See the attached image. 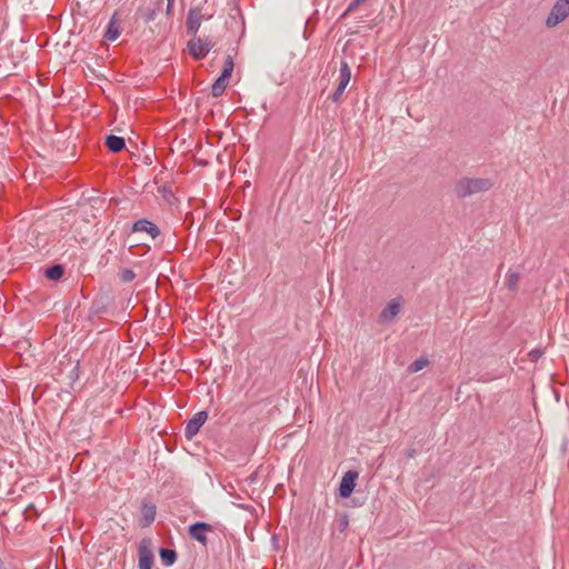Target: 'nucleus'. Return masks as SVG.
<instances>
[{"mask_svg": "<svg viewBox=\"0 0 569 569\" xmlns=\"http://www.w3.org/2000/svg\"><path fill=\"white\" fill-rule=\"evenodd\" d=\"M338 81H339V83H338V87H337V88H338V89H340V90H342V91H345V90H346V88H347V86H348L349 83H347V82H342V81H340V80H338Z\"/></svg>", "mask_w": 569, "mask_h": 569, "instance_id": "393cba45", "label": "nucleus"}, {"mask_svg": "<svg viewBox=\"0 0 569 569\" xmlns=\"http://www.w3.org/2000/svg\"><path fill=\"white\" fill-rule=\"evenodd\" d=\"M203 18L204 14L201 12L200 8L190 9L187 19L188 31L194 34L200 28Z\"/></svg>", "mask_w": 569, "mask_h": 569, "instance_id": "0eeeda50", "label": "nucleus"}, {"mask_svg": "<svg viewBox=\"0 0 569 569\" xmlns=\"http://www.w3.org/2000/svg\"><path fill=\"white\" fill-rule=\"evenodd\" d=\"M0 569H4L3 561L0 559Z\"/></svg>", "mask_w": 569, "mask_h": 569, "instance_id": "bb28decb", "label": "nucleus"}, {"mask_svg": "<svg viewBox=\"0 0 569 569\" xmlns=\"http://www.w3.org/2000/svg\"><path fill=\"white\" fill-rule=\"evenodd\" d=\"M152 565H153L152 552L148 548L141 547L139 549V569H151Z\"/></svg>", "mask_w": 569, "mask_h": 569, "instance_id": "9b49d317", "label": "nucleus"}, {"mask_svg": "<svg viewBox=\"0 0 569 569\" xmlns=\"http://www.w3.org/2000/svg\"><path fill=\"white\" fill-rule=\"evenodd\" d=\"M63 274V269L61 266H53L51 268H49L47 271H46V276L50 279V280H59Z\"/></svg>", "mask_w": 569, "mask_h": 569, "instance_id": "6ab92c4d", "label": "nucleus"}, {"mask_svg": "<svg viewBox=\"0 0 569 569\" xmlns=\"http://www.w3.org/2000/svg\"><path fill=\"white\" fill-rule=\"evenodd\" d=\"M519 274L516 271L509 270L506 274V286L510 290H515L518 286Z\"/></svg>", "mask_w": 569, "mask_h": 569, "instance_id": "f3484780", "label": "nucleus"}, {"mask_svg": "<svg viewBox=\"0 0 569 569\" xmlns=\"http://www.w3.org/2000/svg\"><path fill=\"white\" fill-rule=\"evenodd\" d=\"M106 146L109 148L112 152H119L124 147V139L117 136H108L106 138Z\"/></svg>", "mask_w": 569, "mask_h": 569, "instance_id": "f8f14e48", "label": "nucleus"}, {"mask_svg": "<svg viewBox=\"0 0 569 569\" xmlns=\"http://www.w3.org/2000/svg\"><path fill=\"white\" fill-rule=\"evenodd\" d=\"M142 515V526H149L156 517V507L154 506H143L141 509Z\"/></svg>", "mask_w": 569, "mask_h": 569, "instance_id": "ddd939ff", "label": "nucleus"}, {"mask_svg": "<svg viewBox=\"0 0 569 569\" xmlns=\"http://www.w3.org/2000/svg\"><path fill=\"white\" fill-rule=\"evenodd\" d=\"M492 187V182L486 178H463L455 187V192L459 198H466L471 194L486 192Z\"/></svg>", "mask_w": 569, "mask_h": 569, "instance_id": "f257e3e1", "label": "nucleus"}, {"mask_svg": "<svg viewBox=\"0 0 569 569\" xmlns=\"http://www.w3.org/2000/svg\"><path fill=\"white\" fill-rule=\"evenodd\" d=\"M173 0H168L169 4L172 2Z\"/></svg>", "mask_w": 569, "mask_h": 569, "instance_id": "cd10ccee", "label": "nucleus"}, {"mask_svg": "<svg viewBox=\"0 0 569 569\" xmlns=\"http://www.w3.org/2000/svg\"><path fill=\"white\" fill-rule=\"evenodd\" d=\"M367 0H353L345 11L343 16L349 14L350 12L355 11L360 4L365 3Z\"/></svg>", "mask_w": 569, "mask_h": 569, "instance_id": "4be33fe9", "label": "nucleus"}, {"mask_svg": "<svg viewBox=\"0 0 569 569\" xmlns=\"http://www.w3.org/2000/svg\"><path fill=\"white\" fill-rule=\"evenodd\" d=\"M569 17V0H557L546 18V27L556 28Z\"/></svg>", "mask_w": 569, "mask_h": 569, "instance_id": "f03ea898", "label": "nucleus"}, {"mask_svg": "<svg viewBox=\"0 0 569 569\" xmlns=\"http://www.w3.org/2000/svg\"><path fill=\"white\" fill-rule=\"evenodd\" d=\"M343 92H345V91H342V90H340V89H338V88H337V89L335 90V92L332 93V96H331L332 100H333L335 102H338V101L341 99V97H342Z\"/></svg>", "mask_w": 569, "mask_h": 569, "instance_id": "5701e85b", "label": "nucleus"}, {"mask_svg": "<svg viewBox=\"0 0 569 569\" xmlns=\"http://www.w3.org/2000/svg\"><path fill=\"white\" fill-rule=\"evenodd\" d=\"M228 80L219 77L216 82L212 84L211 93L213 97H220L227 87Z\"/></svg>", "mask_w": 569, "mask_h": 569, "instance_id": "4468645a", "label": "nucleus"}, {"mask_svg": "<svg viewBox=\"0 0 569 569\" xmlns=\"http://www.w3.org/2000/svg\"><path fill=\"white\" fill-rule=\"evenodd\" d=\"M160 558L167 566H171L176 561V552L170 549H161Z\"/></svg>", "mask_w": 569, "mask_h": 569, "instance_id": "a211bd4d", "label": "nucleus"}, {"mask_svg": "<svg viewBox=\"0 0 569 569\" xmlns=\"http://www.w3.org/2000/svg\"><path fill=\"white\" fill-rule=\"evenodd\" d=\"M120 33V24L114 14L108 23L107 30L104 32V38L108 41H116L119 38Z\"/></svg>", "mask_w": 569, "mask_h": 569, "instance_id": "9d476101", "label": "nucleus"}, {"mask_svg": "<svg viewBox=\"0 0 569 569\" xmlns=\"http://www.w3.org/2000/svg\"><path fill=\"white\" fill-rule=\"evenodd\" d=\"M208 415L206 411L197 412L187 423L184 432L187 438L191 439L196 436L201 428V426L206 422Z\"/></svg>", "mask_w": 569, "mask_h": 569, "instance_id": "7ed1b4c3", "label": "nucleus"}, {"mask_svg": "<svg viewBox=\"0 0 569 569\" xmlns=\"http://www.w3.org/2000/svg\"><path fill=\"white\" fill-rule=\"evenodd\" d=\"M136 278V274L132 270L130 269H123L121 272H120V279L123 281V282H130L132 281L133 279Z\"/></svg>", "mask_w": 569, "mask_h": 569, "instance_id": "412c9836", "label": "nucleus"}, {"mask_svg": "<svg viewBox=\"0 0 569 569\" xmlns=\"http://www.w3.org/2000/svg\"><path fill=\"white\" fill-rule=\"evenodd\" d=\"M233 71V61L231 57H228L224 61L222 73L220 74L221 78L229 80L231 77V73Z\"/></svg>", "mask_w": 569, "mask_h": 569, "instance_id": "aec40b11", "label": "nucleus"}, {"mask_svg": "<svg viewBox=\"0 0 569 569\" xmlns=\"http://www.w3.org/2000/svg\"><path fill=\"white\" fill-rule=\"evenodd\" d=\"M338 81H339V83H338V87H337V88H338V89H340V90H342V91H345V90H346V88H347V86H348L349 83H347V82H342V81H340V80H338Z\"/></svg>", "mask_w": 569, "mask_h": 569, "instance_id": "a878e982", "label": "nucleus"}, {"mask_svg": "<svg viewBox=\"0 0 569 569\" xmlns=\"http://www.w3.org/2000/svg\"><path fill=\"white\" fill-rule=\"evenodd\" d=\"M188 48L192 57L196 59L204 58L210 50V46L207 42L196 38L189 41Z\"/></svg>", "mask_w": 569, "mask_h": 569, "instance_id": "6e6552de", "label": "nucleus"}, {"mask_svg": "<svg viewBox=\"0 0 569 569\" xmlns=\"http://www.w3.org/2000/svg\"><path fill=\"white\" fill-rule=\"evenodd\" d=\"M338 80L347 83H349L351 80V69L346 61L341 62Z\"/></svg>", "mask_w": 569, "mask_h": 569, "instance_id": "2eb2a0df", "label": "nucleus"}, {"mask_svg": "<svg viewBox=\"0 0 569 569\" xmlns=\"http://www.w3.org/2000/svg\"><path fill=\"white\" fill-rule=\"evenodd\" d=\"M132 229L136 232H146L152 239L157 238L160 233L159 228L154 223H152L148 220H144V219L137 221L133 224Z\"/></svg>", "mask_w": 569, "mask_h": 569, "instance_id": "1a4fd4ad", "label": "nucleus"}, {"mask_svg": "<svg viewBox=\"0 0 569 569\" xmlns=\"http://www.w3.org/2000/svg\"><path fill=\"white\" fill-rule=\"evenodd\" d=\"M429 365V361L428 359L426 358H419L417 360H415L409 367H408V371L410 373H416L422 369H425L427 366Z\"/></svg>", "mask_w": 569, "mask_h": 569, "instance_id": "dca6fc26", "label": "nucleus"}, {"mask_svg": "<svg viewBox=\"0 0 569 569\" xmlns=\"http://www.w3.org/2000/svg\"><path fill=\"white\" fill-rule=\"evenodd\" d=\"M22 42H17V43H11V49H16L17 52L21 53L20 58H22L23 56V52L21 51V48H22Z\"/></svg>", "mask_w": 569, "mask_h": 569, "instance_id": "b1692460", "label": "nucleus"}, {"mask_svg": "<svg viewBox=\"0 0 569 569\" xmlns=\"http://www.w3.org/2000/svg\"><path fill=\"white\" fill-rule=\"evenodd\" d=\"M212 531V527L204 522H197L190 526L189 528V535L192 539L206 543L207 541V533Z\"/></svg>", "mask_w": 569, "mask_h": 569, "instance_id": "423d86ee", "label": "nucleus"}, {"mask_svg": "<svg viewBox=\"0 0 569 569\" xmlns=\"http://www.w3.org/2000/svg\"><path fill=\"white\" fill-rule=\"evenodd\" d=\"M357 478L358 473L356 471H348L343 475L339 487V493L342 498H348L351 496L356 487Z\"/></svg>", "mask_w": 569, "mask_h": 569, "instance_id": "20e7f679", "label": "nucleus"}, {"mask_svg": "<svg viewBox=\"0 0 569 569\" xmlns=\"http://www.w3.org/2000/svg\"><path fill=\"white\" fill-rule=\"evenodd\" d=\"M401 303L397 299H392L380 312L379 319L382 323L391 322L400 312Z\"/></svg>", "mask_w": 569, "mask_h": 569, "instance_id": "39448f33", "label": "nucleus"}]
</instances>
